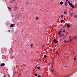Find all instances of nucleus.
I'll list each match as a JSON object with an SVG mask.
<instances>
[{
	"mask_svg": "<svg viewBox=\"0 0 77 77\" xmlns=\"http://www.w3.org/2000/svg\"><path fill=\"white\" fill-rule=\"evenodd\" d=\"M68 3H69V5H70V6L71 8H74L75 7V6L72 5V4L70 3V2H69V1H68Z\"/></svg>",
	"mask_w": 77,
	"mask_h": 77,
	"instance_id": "nucleus-1",
	"label": "nucleus"
},
{
	"mask_svg": "<svg viewBox=\"0 0 77 77\" xmlns=\"http://www.w3.org/2000/svg\"><path fill=\"white\" fill-rule=\"evenodd\" d=\"M58 42L59 41L57 40H56L55 39H54L52 42V43H54L55 44H57V43H58Z\"/></svg>",
	"mask_w": 77,
	"mask_h": 77,
	"instance_id": "nucleus-2",
	"label": "nucleus"
},
{
	"mask_svg": "<svg viewBox=\"0 0 77 77\" xmlns=\"http://www.w3.org/2000/svg\"><path fill=\"white\" fill-rule=\"evenodd\" d=\"M67 27L68 28H69V27H71V26H70V25L68 24L67 26Z\"/></svg>",
	"mask_w": 77,
	"mask_h": 77,
	"instance_id": "nucleus-3",
	"label": "nucleus"
},
{
	"mask_svg": "<svg viewBox=\"0 0 77 77\" xmlns=\"http://www.w3.org/2000/svg\"><path fill=\"white\" fill-rule=\"evenodd\" d=\"M0 65L1 66H4L5 65V63H3L2 64H1Z\"/></svg>",
	"mask_w": 77,
	"mask_h": 77,
	"instance_id": "nucleus-4",
	"label": "nucleus"
},
{
	"mask_svg": "<svg viewBox=\"0 0 77 77\" xmlns=\"http://www.w3.org/2000/svg\"><path fill=\"white\" fill-rule=\"evenodd\" d=\"M14 26V24H11L10 25V27H13Z\"/></svg>",
	"mask_w": 77,
	"mask_h": 77,
	"instance_id": "nucleus-5",
	"label": "nucleus"
},
{
	"mask_svg": "<svg viewBox=\"0 0 77 77\" xmlns=\"http://www.w3.org/2000/svg\"><path fill=\"white\" fill-rule=\"evenodd\" d=\"M62 28H61L60 30V31H59L58 32H60L61 33L62 32Z\"/></svg>",
	"mask_w": 77,
	"mask_h": 77,
	"instance_id": "nucleus-6",
	"label": "nucleus"
},
{
	"mask_svg": "<svg viewBox=\"0 0 77 77\" xmlns=\"http://www.w3.org/2000/svg\"><path fill=\"white\" fill-rule=\"evenodd\" d=\"M68 5V4L66 2H65V6H67Z\"/></svg>",
	"mask_w": 77,
	"mask_h": 77,
	"instance_id": "nucleus-7",
	"label": "nucleus"
},
{
	"mask_svg": "<svg viewBox=\"0 0 77 77\" xmlns=\"http://www.w3.org/2000/svg\"><path fill=\"white\" fill-rule=\"evenodd\" d=\"M58 32V35H59V36H60V32Z\"/></svg>",
	"mask_w": 77,
	"mask_h": 77,
	"instance_id": "nucleus-8",
	"label": "nucleus"
},
{
	"mask_svg": "<svg viewBox=\"0 0 77 77\" xmlns=\"http://www.w3.org/2000/svg\"><path fill=\"white\" fill-rule=\"evenodd\" d=\"M60 5H63V2H60Z\"/></svg>",
	"mask_w": 77,
	"mask_h": 77,
	"instance_id": "nucleus-9",
	"label": "nucleus"
},
{
	"mask_svg": "<svg viewBox=\"0 0 77 77\" xmlns=\"http://www.w3.org/2000/svg\"><path fill=\"white\" fill-rule=\"evenodd\" d=\"M63 21L64 20H61V23H63Z\"/></svg>",
	"mask_w": 77,
	"mask_h": 77,
	"instance_id": "nucleus-10",
	"label": "nucleus"
},
{
	"mask_svg": "<svg viewBox=\"0 0 77 77\" xmlns=\"http://www.w3.org/2000/svg\"><path fill=\"white\" fill-rule=\"evenodd\" d=\"M44 57L45 58H46V57H47V55H44Z\"/></svg>",
	"mask_w": 77,
	"mask_h": 77,
	"instance_id": "nucleus-11",
	"label": "nucleus"
},
{
	"mask_svg": "<svg viewBox=\"0 0 77 77\" xmlns=\"http://www.w3.org/2000/svg\"><path fill=\"white\" fill-rule=\"evenodd\" d=\"M8 9L9 11H11V8L10 7H8Z\"/></svg>",
	"mask_w": 77,
	"mask_h": 77,
	"instance_id": "nucleus-12",
	"label": "nucleus"
},
{
	"mask_svg": "<svg viewBox=\"0 0 77 77\" xmlns=\"http://www.w3.org/2000/svg\"><path fill=\"white\" fill-rule=\"evenodd\" d=\"M69 40H70V41H68V42H71V41H72V39L71 38H70Z\"/></svg>",
	"mask_w": 77,
	"mask_h": 77,
	"instance_id": "nucleus-13",
	"label": "nucleus"
},
{
	"mask_svg": "<svg viewBox=\"0 0 77 77\" xmlns=\"http://www.w3.org/2000/svg\"><path fill=\"white\" fill-rule=\"evenodd\" d=\"M37 69H41V68L39 67H38Z\"/></svg>",
	"mask_w": 77,
	"mask_h": 77,
	"instance_id": "nucleus-14",
	"label": "nucleus"
},
{
	"mask_svg": "<svg viewBox=\"0 0 77 77\" xmlns=\"http://www.w3.org/2000/svg\"><path fill=\"white\" fill-rule=\"evenodd\" d=\"M35 76H38V74L35 73L34 74Z\"/></svg>",
	"mask_w": 77,
	"mask_h": 77,
	"instance_id": "nucleus-15",
	"label": "nucleus"
},
{
	"mask_svg": "<svg viewBox=\"0 0 77 77\" xmlns=\"http://www.w3.org/2000/svg\"><path fill=\"white\" fill-rule=\"evenodd\" d=\"M62 34H61V35H60V38H61V37H62Z\"/></svg>",
	"mask_w": 77,
	"mask_h": 77,
	"instance_id": "nucleus-16",
	"label": "nucleus"
},
{
	"mask_svg": "<svg viewBox=\"0 0 77 77\" xmlns=\"http://www.w3.org/2000/svg\"><path fill=\"white\" fill-rule=\"evenodd\" d=\"M65 57H66V56L65 55H63V58L64 59Z\"/></svg>",
	"mask_w": 77,
	"mask_h": 77,
	"instance_id": "nucleus-17",
	"label": "nucleus"
},
{
	"mask_svg": "<svg viewBox=\"0 0 77 77\" xmlns=\"http://www.w3.org/2000/svg\"><path fill=\"white\" fill-rule=\"evenodd\" d=\"M29 3L28 2H27L26 3V5H29Z\"/></svg>",
	"mask_w": 77,
	"mask_h": 77,
	"instance_id": "nucleus-18",
	"label": "nucleus"
},
{
	"mask_svg": "<svg viewBox=\"0 0 77 77\" xmlns=\"http://www.w3.org/2000/svg\"><path fill=\"white\" fill-rule=\"evenodd\" d=\"M66 13H67L65 11H64V14H66Z\"/></svg>",
	"mask_w": 77,
	"mask_h": 77,
	"instance_id": "nucleus-19",
	"label": "nucleus"
},
{
	"mask_svg": "<svg viewBox=\"0 0 77 77\" xmlns=\"http://www.w3.org/2000/svg\"><path fill=\"white\" fill-rule=\"evenodd\" d=\"M61 18H63V15H61Z\"/></svg>",
	"mask_w": 77,
	"mask_h": 77,
	"instance_id": "nucleus-20",
	"label": "nucleus"
},
{
	"mask_svg": "<svg viewBox=\"0 0 77 77\" xmlns=\"http://www.w3.org/2000/svg\"><path fill=\"white\" fill-rule=\"evenodd\" d=\"M74 17H75V18H77V15H75L74 16Z\"/></svg>",
	"mask_w": 77,
	"mask_h": 77,
	"instance_id": "nucleus-21",
	"label": "nucleus"
},
{
	"mask_svg": "<svg viewBox=\"0 0 77 77\" xmlns=\"http://www.w3.org/2000/svg\"><path fill=\"white\" fill-rule=\"evenodd\" d=\"M73 15V13H72L71 14H70V16H72Z\"/></svg>",
	"mask_w": 77,
	"mask_h": 77,
	"instance_id": "nucleus-22",
	"label": "nucleus"
},
{
	"mask_svg": "<svg viewBox=\"0 0 77 77\" xmlns=\"http://www.w3.org/2000/svg\"><path fill=\"white\" fill-rule=\"evenodd\" d=\"M69 20H70L71 19V18L70 17H69Z\"/></svg>",
	"mask_w": 77,
	"mask_h": 77,
	"instance_id": "nucleus-23",
	"label": "nucleus"
},
{
	"mask_svg": "<svg viewBox=\"0 0 77 77\" xmlns=\"http://www.w3.org/2000/svg\"><path fill=\"white\" fill-rule=\"evenodd\" d=\"M38 19H39V17H37L36 18V20H38Z\"/></svg>",
	"mask_w": 77,
	"mask_h": 77,
	"instance_id": "nucleus-24",
	"label": "nucleus"
},
{
	"mask_svg": "<svg viewBox=\"0 0 77 77\" xmlns=\"http://www.w3.org/2000/svg\"><path fill=\"white\" fill-rule=\"evenodd\" d=\"M64 42H65L66 43V42H67V41H66V40H64Z\"/></svg>",
	"mask_w": 77,
	"mask_h": 77,
	"instance_id": "nucleus-25",
	"label": "nucleus"
},
{
	"mask_svg": "<svg viewBox=\"0 0 77 77\" xmlns=\"http://www.w3.org/2000/svg\"><path fill=\"white\" fill-rule=\"evenodd\" d=\"M57 53H58V51H57V52L56 53V54H57Z\"/></svg>",
	"mask_w": 77,
	"mask_h": 77,
	"instance_id": "nucleus-26",
	"label": "nucleus"
},
{
	"mask_svg": "<svg viewBox=\"0 0 77 77\" xmlns=\"http://www.w3.org/2000/svg\"><path fill=\"white\" fill-rule=\"evenodd\" d=\"M31 47H32L33 46V44H31L30 45Z\"/></svg>",
	"mask_w": 77,
	"mask_h": 77,
	"instance_id": "nucleus-27",
	"label": "nucleus"
},
{
	"mask_svg": "<svg viewBox=\"0 0 77 77\" xmlns=\"http://www.w3.org/2000/svg\"><path fill=\"white\" fill-rule=\"evenodd\" d=\"M38 77H41V75H39L38 76Z\"/></svg>",
	"mask_w": 77,
	"mask_h": 77,
	"instance_id": "nucleus-28",
	"label": "nucleus"
},
{
	"mask_svg": "<svg viewBox=\"0 0 77 77\" xmlns=\"http://www.w3.org/2000/svg\"><path fill=\"white\" fill-rule=\"evenodd\" d=\"M75 39H77V37H75Z\"/></svg>",
	"mask_w": 77,
	"mask_h": 77,
	"instance_id": "nucleus-29",
	"label": "nucleus"
},
{
	"mask_svg": "<svg viewBox=\"0 0 77 77\" xmlns=\"http://www.w3.org/2000/svg\"><path fill=\"white\" fill-rule=\"evenodd\" d=\"M63 32H65V30H64L63 31Z\"/></svg>",
	"mask_w": 77,
	"mask_h": 77,
	"instance_id": "nucleus-30",
	"label": "nucleus"
},
{
	"mask_svg": "<svg viewBox=\"0 0 77 77\" xmlns=\"http://www.w3.org/2000/svg\"><path fill=\"white\" fill-rule=\"evenodd\" d=\"M62 35L63 36H64V35H65V34H62Z\"/></svg>",
	"mask_w": 77,
	"mask_h": 77,
	"instance_id": "nucleus-31",
	"label": "nucleus"
},
{
	"mask_svg": "<svg viewBox=\"0 0 77 77\" xmlns=\"http://www.w3.org/2000/svg\"><path fill=\"white\" fill-rule=\"evenodd\" d=\"M76 59V57H75L74 59V60H75Z\"/></svg>",
	"mask_w": 77,
	"mask_h": 77,
	"instance_id": "nucleus-32",
	"label": "nucleus"
},
{
	"mask_svg": "<svg viewBox=\"0 0 77 77\" xmlns=\"http://www.w3.org/2000/svg\"><path fill=\"white\" fill-rule=\"evenodd\" d=\"M11 32V31L10 30H8V32Z\"/></svg>",
	"mask_w": 77,
	"mask_h": 77,
	"instance_id": "nucleus-33",
	"label": "nucleus"
},
{
	"mask_svg": "<svg viewBox=\"0 0 77 77\" xmlns=\"http://www.w3.org/2000/svg\"><path fill=\"white\" fill-rule=\"evenodd\" d=\"M50 64H51V63H48V65H50Z\"/></svg>",
	"mask_w": 77,
	"mask_h": 77,
	"instance_id": "nucleus-34",
	"label": "nucleus"
},
{
	"mask_svg": "<svg viewBox=\"0 0 77 77\" xmlns=\"http://www.w3.org/2000/svg\"><path fill=\"white\" fill-rule=\"evenodd\" d=\"M44 45H43V46H42V47H44Z\"/></svg>",
	"mask_w": 77,
	"mask_h": 77,
	"instance_id": "nucleus-35",
	"label": "nucleus"
},
{
	"mask_svg": "<svg viewBox=\"0 0 77 77\" xmlns=\"http://www.w3.org/2000/svg\"><path fill=\"white\" fill-rule=\"evenodd\" d=\"M57 69H58V66H57Z\"/></svg>",
	"mask_w": 77,
	"mask_h": 77,
	"instance_id": "nucleus-36",
	"label": "nucleus"
},
{
	"mask_svg": "<svg viewBox=\"0 0 77 77\" xmlns=\"http://www.w3.org/2000/svg\"><path fill=\"white\" fill-rule=\"evenodd\" d=\"M6 77V75H4V77Z\"/></svg>",
	"mask_w": 77,
	"mask_h": 77,
	"instance_id": "nucleus-37",
	"label": "nucleus"
},
{
	"mask_svg": "<svg viewBox=\"0 0 77 77\" xmlns=\"http://www.w3.org/2000/svg\"><path fill=\"white\" fill-rule=\"evenodd\" d=\"M54 57H55V56H54V57L53 58V59H54Z\"/></svg>",
	"mask_w": 77,
	"mask_h": 77,
	"instance_id": "nucleus-38",
	"label": "nucleus"
},
{
	"mask_svg": "<svg viewBox=\"0 0 77 77\" xmlns=\"http://www.w3.org/2000/svg\"><path fill=\"white\" fill-rule=\"evenodd\" d=\"M69 75H68L67 76V77H68L69 76Z\"/></svg>",
	"mask_w": 77,
	"mask_h": 77,
	"instance_id": "nucleus-39",
	"label": "nucleus"
},
{
	"mask_svg": "<svg viewBox=\"0 0 77 77\" xmlns=\"http://www.w3.org/2000/svg\"><path fill=\"white\" fill-rule=\"evenodd\" d=\"M71 38V36H70V37H69V38Z\"/></svg>",
	"mask_w": 77,
	"mask_h": 77,
	"instance_id": "nucleus-40",
	"label": "nucleus"
},
{
	"mask_svg": "<svg viewBox=\"0 0 77 77\" xmlns=\"http://www.w3.org/2000/svg\"><path fill=\"white\" fill-rule=\"evenodd\" d=\"M52 72H53V71H54L53 70H52Z\"/></svg>",
	"mask_w": 77,
	"mask_h": 77,
	"instance_id": "nucleus-41",
	"label": "nucleus"
},
{
	"mask_svg": "<svg viewBox=\"0 0 77 77\" xmlns=\"http://www.w3.org/2000/svg\"><path fill=\"white\" fill-rule=\"evenodd\" d=\"M73 53V54H75L74 52H73V53Z\"/></svg>",
	"mask_w": 77,
	"mask_h": 77,
	"instance_id": "nucleus-42",
	"label": "nucleus"
},
{
	"mask_svg": "<svg viewBox=\"0 0 77 77\" xmlns=\"http://www.w3.org/2000/svg\"><path fill=\"white\" fill-rule=\"evenodd\" d=\"M64 77H67V76H64Z\"/></svg>",
	"mask_w": 77,
	"mask_h": 77,
	"instance_id": "nucleus-43",
	"label": "nucleus"
},
{
	"mask_svg": "<svg viewBox=\"0 0 77 77\" xmlns=\"http://www.w3.org/2000/svg\"><path fill=\"white\" fill-rule=\"evenodd\" d=\"M12 58H14V56L12 57Z\"/></svg>",
	"mask_w": 77,
	"mask_h": 77,
	"instance_id": "nucleus-44",
	"label": "nucleus"
},
{
	"mask_svg": "<svg viewBox=\"0 0 77 77\" xmlns=\"http://www.w3.org/2000/svg\"><path fill=\"white\" fill-rule=\"evenodd\" d=\"M66 1H68V0H66Z\"/></svg>",
	"mask_w": 77,
	"mask_h": 77,
	"instance_id": "nucleus-45",
	"label": "nucleus"
},
{
	"mask_svg": "<svg viewBox=\"0 0 77 77\" xmlns=\"http://www.w3.org/2000/svg\"><path fill=\"white\" fill-rule=\"evenodd\" d=\"M13 0V1H15V0Z\"/></svg>",
	"mask_w": 77,
	"mask_h": 77,
	"instance_id": "nucleus-46",
	"label": "nucleus"
},
{
	"mask_svg": "<svg viewBox=\"0 0 77 77\" xmlns=\"http://www.w3.org/2000/svg\"><path fill=\"white\" fill-rule=\"evenodd\" d=\"M53 64H54V63H53Z\"/></svg>",
	"mask_w": 77,
	"mask_h": 77,
	"instance_id": "nucleus-47",
	"label": "nucleus"
}]
</instances>
